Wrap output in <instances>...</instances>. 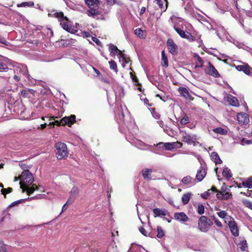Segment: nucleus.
<instances>
[{"label": "nucleus", "mask_w": 252, "mask_h": 252, "mask_svg": "<svg viewBox=\"0 0 252 252\" xmlns=\"http://www.w3.org/2000/svg\"><path fill=\"white\" fill-rule=\"evenodd\" d=\"M85 3L89 7V9L87 11L88 16L92 17L96 20H104L105 17L104 14L101 13L99 5V0H86Z\"/></svg>", "instance_id": "nucleus-1"}, {"label": "nucleus", "mask_w": 252, "mask_h": 252, "mask_svg": "<svg viewBox=\"0 0 252 252\" xmlns=\"http://www.w3.org/2000/svg\"><path fill=\"white\" fill-rule=\"evenodd\" d=\"M20 188L26 185H31L34 181L32 174L29 170H24L19 176Z\"/></svg>", "instance_id": "nucleus-2"}, {"label": "nucleus", "mask_w": 252, "mask_h": 252, "mask_svg": "<svg viewBox=\"0 0 252 252\" xmlns=\"http://www.w3.org/2000/svg\"><path fill=\"white\" fill-rule=\"evenodd\" d=\"M213 224V221L205 216H201L198 220V228L203 232H207Z\"/></svg>", "instance_id": "nucleus-3"}, {"label": "nucleus", "mask_w": 252, "mask_h": 252, "mask_svg": "<svg viewBox=\"0 0 252 252\" xmlns=\"http://www.w3.org/2000/svg\"><path fill=\"white\" fill-rule=\"evenodd\" d=\"M56 157L58 159H61L67 157L68 153L66 144L63 142H58L55 144Z\"/></svg>", "instance_id": "nucleus-4"}, {"label": "nucleus", "mask_w": 252, "mask_h": 252, "mask_svg": "<svg viewBox=\"0 0 252 252\" xmlns=\"http://www.w3.org/2000/svg\"><path fill=\"white\" fill-rule=\"evenodd\" d=\"M180 133L181 134L183 142L189 145H195L197 140L196 135L189 134L183 130L180 131Z\"/></svg>", "instance_id": "nucleus-5"}, {"label": "nucleus", "mask_w": 252, "mask_h": 252, "mask_svg": "<svg viewBox=\"0 0 252 252\" xmlns=\"http://www.w3.org/2000/svg\"><path fill=\"white\" fill-rule=\"evenodd\" d=\"M3 70L8 72V76H5L6 79L10 78V75L13 74V72H16L17 73L23 72L22 68L19 66H16L14 69L8 68L6 63H4L2 61H0V72Z\"/></svg>", "instance_id": "nucleus-6"}, {"label": "nucleus", "mask_w": 252, "mask_h": 252, "mask_svg": "<svg viewBox=\"0 0 252 252\" xmlns=\"http://www.w3.org/2000/svg\"><path fill=\"white\" fill-rule=\"evenodd\" d=\"M226 220L225 223H227L232 235L234 236H238L239 235V230L237 223L234 219L231 217H228Z\"/></svg>", "instance_id": "nucleus-7"}, {"label": "nucleus", "mask_w": 252, "mask_h": 252, "mask_svg": "<svg viewBox=\"0 0 252 252\" xmlns=\"http://www.w3.org/2000/svg\"><path fill=\"white\" fill-rule=\"evenodd\" d=\"M174 29L182 38L187 39L189 42H192L195 40L194 37L189 32H185L180 28L175 26L174 27Z\"/></svg>", "instance_id": "nucleus-8"}, {"label": "nucleus", "mask_w": 252, "mask_h": 252, "mask_svg": "<svg viewBox=\"0 0 252 252\" xmlns=\"http://www.w3.org/2000/svg\"><path fill=\"white\" fill-rule=\"evenodd\" d=\"M235 68L239 71H242L246 75L252 77V67L248 63H244L242 65H235Z\"/></svg>", "instance_id": "nucleus-9"}, {"label": "nucleus", "mask_w": 252, "mask_h": 252, "mask_svg": "<svg viewBox=\"0 0 252 252\" xmlns=\"http://www.w3.org/2000/svg\"><path fill=\"white\" fill-rule=\"evenodd\" d=\"M226 188L222 187L220 190H219L217 193V197L220 200H227L229 198H232V193L229 191H226Z\"/></svg>", "instance_id": "nucleus-10"}, {"label": "nucleus", "mask_w": 252, "mask_h": 252, "mask_svg": "<svg viewBox=\"0 0 252 252\" xmlns=\"http://www.w3.org/2000/svg\"><path fill=\"white\" fill-rule=\"evenodd\" d=\"M206 74L215 78L220 77V75L211 62L208 63V66L205 69Z\"/></svg>", "instance_id": "nucleus-11"}, {"label": "nucleus", "mask_w": 252, "mask_h": 252, "mask_svg": "<svg viewBox=\"0 0 252 252\" xmlns=\"http://www.w3.org/2000/svg\"><path fill=\"white\" fill-rule=\"evenodd\" d=\"M167 46L169 52L172 55L177 54L178 53V46L171 38H168L167 40Z\"/></svg>", "instance_id": "nucleus-12"}, {"label": "nucleus", "mask_w": 252, "mask_h": 252, "mask_svg": "<svg viewBox=\"0 0 252 252\" xmlns=\"http://www.w3.org/2000/svg\"><path fill=\"white\" fill-rule=\"evenodd\" d=\"M62 122L63 126L67 125L71 127L76 122V116L74 115H71L70 116H65L62 119Z\"/></svg>", "instance_id": "nucleus-13"}, {"label": "nucleus", "mask_w": 252, "mask_h": 252, "mask_svg": "<svg viewBox=\"0 0 252 252\" xmlns=\"http://www.w3.org/2000/svg\"><path fill=\"white\" fill-rule=\"evenodd\" d=\"M68 21V19L66 17L65 19L62 18L59 21L60 22V25H61L62 27L64 30L71 33H74L75 32H77V30L68 26L67 24Z\"/></svg>", "instance_id": "nucleus-14"}, {"label": "nucleus", "mask_w": 252, "mask_h": 252, "mask_svg": "<svg viewBox=\"0 0 252 252\" xmlns=\"http://www.w3.org/2000/svg\"><path fill=\"white\" fill-rule=\"evenodd\" d=\"M237 120L239 124L245 125L249 123V117L247 114L241 112L237 115Z\"/></svg>", "instance_id": "nucleus-15"}, {"label": "nucleus", "mask_w": 252, "mask_h": 252, "mask_svg": "<svg viewBox=\"0 0 252 252\" xmlns=\"http://www.w3.org/2000/svg\"><path fill=\"white\" fill-rule=\"evenodd\" d=\"M30 185H26L21 188L23 192H26L28 195H31L35 190H38V187L35 184H32V186L29 187Z\"/></svg>", "instance_id": "nucleus-16"}, {"label": "nucleus", "mask_w": 252, "mask_h": 252, "mask_svg": "<svg viewBox=\"0 0 252 252\" xmlns=\"http://www.w3.org/2000/svg\"><path fill=\"white\" fill-rule=\"evenodd\" d=\"M178 91L180 95L184 97L188 98L190 100H192L193 99V97L189 94L188 90L185 87H179Z\"/></svg>", "instance_id": "nucleus-17"}, {"label": "nucleus", "mask_w": 252, "mask_h": 252, "mask_svg": "<svg viewBox=\"0 0 252 252\" xmlns=\"http://www.w3.org/2000/svg\"><path fill=\"white\" fill-rule=\"evenodd\" d=\"M20 95L24 98H30V94L34 95L36 91L31 89H25L20 92Z\"/></svg>", "instance_id": "nucleus-18"}, {"label": "nucleus", "mask_w": 252, "mask_h": 252, "mask_svg": "<svg viewBox=\"0 0 252 252\" xmlns=\"http://www.w3.org/2000/svg\"><path fill=\"white\" fill-rule=\"evenodd\" d=\"M174 216L176 220L183 222H186L189 220L188 217L184 212L175 213Z\"/></svg>", "instance_id": "nucleus-19"}, {"label": "nucleus", "mask_w": 252, "mask_h": 252, "mask_svg": "<svg viewBox=\"0 0 252 252\" xmlns=\"http://www.w3.org/2000/svg\"><path fill=\"white\" fill-rule=\"evenodd\" d=\"M141 173L143 178L147 181L152 180L151 175L152 173V170L149 168H144L141 170Z\"/></svg>", "instance_id": "nucleus-20"}, {"label": "nucleus", "mask_w": 252, "mask_h": 252, "mask_svg": "<svg viewBox=\"0 0 252 252\" xmlns=\"http://www.w3.org/2000/svg\"><path fill=\"white\" fill-rule=\"evenodd\" d=\"M48 15L50 17H55L58 19L59 21H60L62 18H63L64 19H66V16H64L63 13L61 11L58 12L55 11V10H53L48 14Z\"/></svg>", "instance_id": "nucleus-21"}, {"label": "nucleus", "mask_w": 252, "mask_h": 252, "mask_svg": "<svg viewBox=\"0 0 252 252\" xmlns=\"http://www.w3.org/2000/svg\"><path fill=\"white\" fill-rule=\"evenodd\" d=\"M227 101L230 105L233 106L238 107L239 106V103L237 98L231 95H229L227 97Z\"/></svg>", "instance_id": "nucleus-22"}, {"label": "nucleus", "mask_w": 252, "mask_h": 252, "mask_svg": "<svg viewBox=\"0 0 252 252\" xmlns=\"http://www.w3.org/2000/svg\"><path fill=\"white\" fill-rule=\"evenodd\" d=\"M206 175V172L205 169L202 167H200L199 169L197 171L196 175V179L199 181H201L204 179Z\"/></svg>", "instance_id": "nucleus-23"}, {"label": "nucleus", "mask_w": 252, "mask_h": 252, "mask_svg": "<svg viewBox=\"0 0 252 252\" xmlns=\"http://www.w3.org/2000/svg\"><path fill=\"white\" fill-rule=\"evenodd\" d=\"M154 214V217L165 216L167 214V210L165 209H160L159 208H155L153 210Z\"/></svg>", "instance_id": "nucleus-24"}, {"label": "nucleus", "mask_w": 252, "mask_h": 252, "mask_svg": "<svg viewBox=\"0 0 252 252\" xmlns=\"http://www.w3.org/2000/svg\"><path fill=\"white\" fill-rule=\"evenodd\" d=\"M211 158L216 164H220L222 163V160L220 159L219 155L216 152H212L211 153Z\"/></svg>", "instance_id": "nucleus-25"}, {"label": "nucleus", "mask_w": 252, "mask_h": 252, "mask_svg": "<svg viewBox=\"0 0 252 252\" xmlns=\"http://www.w3.org/2000/svg\"><path fill=\"white\" fill-rule=\"evenodd\" d=\"M193 57V58L196 59L197 60L196 64L195 66V68L202 67L204 63V62L202 59L197 53L194 54Z\"/></svg>", "instance_id": "nucleus-26"}, {"label": "nucleus", "mask_w": 252, "mask_h": 252, "mask_svg": "<svg viewBox=\"0 0 252 252\" xmlns=\"http://www.w3.org/2000/svg\"><path fill=\"white\" fill-rule=\"evenodd\" d=\"M22 71L23 72H18L17 73L16 72H13V73H15V74L13 76V78L15 80V81L16 82H19L21 80V75H19L20 74H22L23 75H25V76H26V74H27V69H24L23 70L22 68Z\"/></svg>", "instance_id": "nucleus-27"}, {"label": "nucleus", "mask_w": 252, "mask_h": 252, "mask_svg": "<svg viewBox=\"0 0 252 252\" xmlns=\"http://www.w3.org/2000/svg\"><path fill=\"white\" fill-rule=\"evenodd\" d=\"M161 64L165 67H167L168 66L167 57L164 50L161 52Z\"/></svg>", "instance_id": "nucleus-28"}, {"label": "nucleus", "mask_w": 252, "mask_h": 252, "mask_svg": "<svg viewBox=\"0 0 252 252\" xmlns=\"http://www.w3.org/2000/svg\"><path fill=\"white\" fill-rule=\"evenodd\" d=\"M57 118L56 117L53 116L50 118V120H54V122H51L49 124V126H54L56 125L58 126H63V122H62V119H61L60 121L58 120H55V118Z\"/></svg>", "instance_id": "nucleus-29"}, {"label": "nucleus", "mask_w": 252, "mask_h": 252, "mask_svg": "<svg viewBox=\"0 0 252 252\" xmlns=\"http://www.w3.org/2000/svg\"><path fill=\"white\" fill-rule=\"evenodd\" d=\"M242 185L245 188H252V177H249L246 181H243Z\"/></svg>", "instance_id": "nucleus-30"}, {"label": "nucleus", "mask_w": 252, "mask_h": 252, "mask_svg": "<svg viewBox=\"0 0 252 252\" xmlns=\"http://www.w3.org/2000/svg\"><path fill=\"white\" fill-rule=\"evenodd\" d=\"M109 51L115 56L118 54L119 49H118L116 45L110 44L109 46Z\"/></svg>", "instance_id": "nucleus-31"}, {"label": "nucleus", "mask_w": 252, "mask_h": 252, "mask_svg": "<svg viewBox=\"0 0 252 252\" xmlns=\"http://www.w3.org/2000/svg\"><path fill=\"white\" fill-rule=\"evenodd\" d=\"M135 34L141 38H144L146 37V34H145L144 31L142 30L140 28H137L134 31Z\"/></svg>", "instance_id": "nucleus-32"}, {"label": "nucleus", "mask_w": 252, "mask_h": 252, "mask_svg": "<svg viewBox=\"0 0 252 252\" xmlns=\"http://www.w3.org/2000/svg\"><path fill=\"white\" fill-rule=\"evenodd\" d=\"M130 75L132 81L136 83L135 85L136 86L142 87L141 84L139 82L138 79L135 75V72L133 71L130 72Z\"/></svg>", "instance_id": "nucleus-33"}, {"label": "nucleus", "mask_w": 252, "mask_h": 252, "mask_svg": "<svg viewBox=\"0 0 252 252\" xmlns=\"http://www.w3.org/2000/svg\"><path fill=\"white\" fill-rule=\"evenodd\" d=\"M62 45L64 47H67L69 45L73 44L75 42V40L72 38L65 40H62Z\"/></svg>", "instance_id": "nucleus-34"}, {"label": "nucleus", "mask_w": 252, "mask_h": 252, "mask_svg": "<svg viewBox=\"0 0 252 252\" xmlns=\"http://www.w3.org/2000/svg\"><path fill=\"white\" fill-rule=\"evenodd\" d=\"M190 196L191 194L189 193H187L183 195L182 197V201L184 205L188 203L189 201Z\"/></svg>", "instance_id": "nucleus-35"}, {"label": "nucleus", "mask_w": 252, "mask_h": 252, "mask_svg": "<svg viewBox=\"0 0 252 252\" xmlns=\"http://www.w3.org/2000/svg\"><path fill=\"white\" fill-rule=\"evenodd\" d=\"M109 64L110 65V68L114 70L115 73H117L118 69L116 62L113 60H111L109 62Z\"/></svg>", "instance_id": "nucleus-36"}, {"label": "nucleus", "mask_w": 252, "mask_h": 252, "mask_svg": "<svg viewBox=\"0 0 252 252\" xmlns=\"http://www.w3.org/2000/svg\"><path fill=\"white\" fill-rule=\"evenodd\" d=\"M217 215L220 218L223 219L225 222L227 217H230V216L227 215V213L225 211H221L217 212Z\"/></svg>", "instance_id": "nucleus-37"}, {"label": "nucleus", "mask_w": 252, "mask_h": 252, "mask_svg": "<svg viewBox=\"0 0 252 252\" xmlns=\"http://www.w3.org/2000/svg\"><path fill=\"white\" fill-rule=\"evenodd\" d=\"M222 175L223 177L227 179L230 178L232 176L230 173V170L227 167L223 168L222 171Z\"/></svg>", "instance_id": "nucleus-38"}, {"label": "nucleus", "mask_w": 252, "mask_h": 252, "mask_svg": "<svg viewBox=\"0 0 252 252\" xmlns=\"http://www.w3.org/2000/svg\"><path fill=\"white\" fill-rule=\"evenodd\" d=\"M239 248L241 251L245 252L246 251L248 246H247V243L246 240H243L242 242H241L239 244Z\"/></svg>", "instance_id": "nucleus-39"}, {"label": "nucleus", "mask_w": 252, "mask_h": 252, "mask_svg": "<svg viewBox=\"0 0 252 252\" xmlns=\"http://www.w3.org/2000/svg\"><path fill=\"white\" fill-rule=\"evenodd\" d=\"M158 233L157 236L158 238H161L164 236V232L160 226H158L157 227Z\"/></svg>", "instance_id": "nucleus-40"}, {"label": "nucleus", "mask_w": 252, "mask_h": 252, "mask_svg": "<svg viewBox=\"0 0 252 252\" xmlns=\"http://www.w3.org/2000/svg\"><path fill=\"white\" fill-rule=\"evenodd\" d=\"M213 131L217 133H219L220 134H226L227 133V130L221 128V127H217L215 129H214Z\"/></svg>", "instance_id": "nucleus-41"}, {"label": "nucleus", "mask_w": 252, "mask_h": 252, "mask_svg": "<svg viewBox=\"0 0 252 252\" xmlns=\"http://www.w3.org/2000/svg\"><path fill=\"white\" fill-rule=\"evenodd\" d=\"M13 190L12 188L9 187L7 189H2L1 190V194L4 195V198L6 197V195L8 193L11 192Z\"/></svg>", "instance_id": "nucleus-42"}, {"label": "nucleus", "mask_w": 252, "mask_h": 252, "mask_svg": "<svg viewBox=\"0 0 252 252\" xmlns=\"http://www.w3.org/2000/svg\"><path fill=\"white\" fill-rule=\"evenodd\" d=\"M197 212L199 215H202L204 213V206L202 204H199L197 206Z\"/></svg>", "instance_id": "nucleus-43"}, {"label": "nucleus", "mask_w": 252, "mask_h": 252, "mask_svg": "<svg viewBox=\"0 0 252 252\" xmlns=\"http://www.w3.org/2000/svg\"><path fill=\"white\" fill-rule=\"evenodd\" d=\"M189 122V118L185 115L180 120V123L182 125H184Z\"/></svg>", "instance_id": "nucleus-44"}, {"label": "nucleus", "mask_w": 252, "mask_h": 252, "mask_svg": "<svg viewBox=\"0 0 252 252\" xmlns=\"http://www.w3.org/2000/svg\"><path fill=\"white\" fill-rule=\"evenodd\" d=\"M191 181V177L189 176H187L184 177L182 179V182L185 185H188L190 183Z\"/></svg>", "instance_id": "nucleus-45"}, {"label": "nucleus", "mask_w": 252, "mask_h": 252, "mask_svg": "<svg viewBox=\"0 0 252 252\" xmlns=\"http://www.w3.org/2000/svg\"><path fill=\"white\" fill-rule=\"evenodd\" d=\"M164 148L165 150H171L174 148V144L171 143H164Z\"/></svg>", "instance_id": "nucleus-46"}, {"label": "nucleus", "mask_w": 252, "mask_h": 252, "mask_svg": "<svg viewBox=\"0 0 252 252\" xmlns=\"http://www.w3.org/2000/svg\"><path fill=\"white\" fill-rule=\"evenodd\" d=\"M0 252H8L6 245L2 241H0Z\"/></svg>", "instance_id": "nucleus-47"}, {"label": "nucleus", "mask_w": 252, "mask_h": 252, "mask_svg": "<svg viewBox=\"0 0 252 252\" xmlns=\"http://www.w3.org/2000/svg\"><path fill=\"white\" fill-rule=\"evenodd\" d=\"M243 203L246 207L251 209L252 210V202L245 200L243 201Z\"/></svg>", "instance_id": "nucleus-48"}, {"label": "nucleus", "mask_w": 252, "mask_h": 252, "mask_svg": "<svg viewBox=\"0 0 252 252\" xmlns=\"http://www.w3.org/2000/svg\"><path fill=\"white\" fill-rule=\"evenodd\" d=\"M122 66L123 67H125L126 64L128 63V62L130 61V58H126V57L125 58H123L122 59Z\"/></svg>", "instance_id": "nucleus-49"}, {"label": "nucleus", "mask_w": 252, "mask_h": 252, "mask_svg": "<svg viewBox=\"0 0 252 252\" xmlns=\"http://www.w3.org/2000/svg\"><path fill=\"white\" fill-rule=\"evenodd\" d=\"M79 191L78 189L75 187H74L70 191V194H74L76 195L78 194Z\"/></svg>", "instance_id": "nucleus-50"}, {"label": "nucleus", "mask_w": 252, "mask_h": 252, "mask_svg": "<svg viewBox=\"0 0 252 252\" xmlns=\"http://www.w3.org/2000/svg\"><path fill=\"white\" fill-rule=\"evenodd\" d=\"M139 231L144 236H147V232L143 227H141L139 228Z\"/></svg>", "instance_id": "nucleus-51"}, {"label": "nucleus", "mask_w": 252, "mask_h": 252, "mask_svg": "<svg viewBox=\"0 0 252 252\" xmlns=\"http://www.w3.org/2000/svg\"><path fill=\"white\" fill-rule=\"evenodd\" d=\"M157 1V4L161 8H163V2L162 0H155Z\"/></svg>", "instance_id": "nucleus-52"}, {"label": "nucleus", "mask_w": 252, "mask_h": 252, "mask_svg": "<svg viewBox=\"0 0 252 252\" xmlns=\"http://www.w3.org/2000/svg\"><path fill=\"white\" fill-rule=\"evenodd\" d=\"M241 194H244L247 196H251L252 195V190L248 189L247 193L244 192H241Z\"/></svg>", "instance_id": "nucleus-53"}, {"label": "nucleus", "mask_w": 252, "mask_h": 252, "mask_svg": "<svg viewBox=\"0 0 252 252\" xmlns=\"http://www.w3.org/2000/svg\"><path fill=\"white\" fill-rule=\"evenodd\" d=\"M92 40L94 41L97 45H100L101 42L100 40L95 37H92Z\"/></svg>", "instance_id": "nucleus-54"}, {"label": "nucleus", "mask_w": 252, "mask_h": 252, "mask_svg": "<svg viewBox=\"0 0 252 252\" xmlns=\"http://www.w3.org/2000/svg\"><path fill=\"white\" fill-rule=\"evenodd\" d=\"M29 4L28 2H24L20 4H18L17 6L18 7H25L27 6H29Z\"/></svg>", "instance_id": "nucleus-55"}, {"label": "nucleus", "mask_w": 252, "mask_h": 252, "mask_svg": "<svg viewBox=\"0 0 252 252\" xmlns=\"http://www.w3.org/2000/svg\"><path fill=\"white\" fill-rule=\"evenodd\" d=\"M214 222L217 226H218L219 227H222V224L221 222L218 219H217V220H215V221Z\"/></svg>", "instance_id": "nucleus-56"}, {"label": "nucleus", "mask_w": 252, "mask_h": 252, "mask_svg": "<svg viewBox=\"0 0 252 252\" xmlns=\"http://www.w3.org/2000/svg\"><path fill=\"white\" fill-rule=\"evenodd\" d=\"M118 55L120 56L119 58H122V59H123V58H124L126 57L125 54L124 53H123L122 51L120 50H119Z\"/></svg>", "instance_id": "nucleus-57"}, {"label": "nucleus", "mask_w": 252, "mask_h": 252, "mask_svg": "<svg viewBox=\"0 0 252 252\" xmlns=\"http://www.w3.org/2000/svg\"><path fill=\"white\" fill-rule=\"evenodd\" d=\"M164 143L162 142L159 143L156 145V146L158 148L164 149Z\"/></svg>", "instance_id": "nucleus-58"}, {"label": "nucleus", "mask_w": 252, "mask_h": 252, "mask_svg": "<svg viewBox=\"0 0 252 252\" xmlns=\"http://www.w3.org/2000/svg\"><path fill=\"white\" fill-rule=\"evenodd\" d=\"M106 2L111 5H114L116 3V0H106Z\"/></svg>", "instance_id": "nucleus-59"}, {"label": "nucleus", "mask_w": 252, "mask_h": 252, "mask_svg": "<svg viewBox=\"0 0 252 252\" xmlns=\"http://www.w3.org/2000/svg\"><path fill=\"white\" fill-rule=\"evenodd\" d=\"M22 201H21L20 200H19V201H15V202H12L10 205L9 206V207H13L16 205H18L19 203H20V202H21Z\"/></svg>", "instance_id": "nucleus-60"}, {"label": "nucleus", "mask_w": 252, "mask_h": 252, "mask_svg": "<svg viewBox=\"0 0 252 252\" xmlns=\"http://www.w3.org/2000/svg\"><path fill=\"white\" fill-rule=\"evenodd\" d=\"M83 34L84 36L86 37H90L91 36V34L89 32H84L83 33Z\"/></svg>", "instance_id": "nucleus-61"}, {"label": "nucleus", "mask_w": 252, "mask_h": 252, "mask_svg": "<svg viewBox=\"0 0 252 252\" xmlns=\"http://www.w3.org/2000/svg\"><path fill=\"white\" fill-rule=\"evenodd\" d=\"M210 190L213 191V192H217L218 193V192H219V190L216 188L215 186H212Z\"/></svg>", "instance_id": "nucleus-62"}, {"label": "nucleus", "mask_w": 252, "mask_h": 252, "mask_svg": "<svg viewBox=\"0 0 252 252\" xmlns=\"http://www.w3.org/2000/svg\"><path fill=\"white\" fill-rule=\"evenodd\" d=\"M145 10H146L145 7H142L140 9V15H142V14H143L145 12Z\"/></svg>", "instance_id": "nucleus-63"}, {"label": "nucleus", "mask_w": 252, "mask_h": 252, "mask_svg": "<svg viewBox=\"0 0 252 252\" xmlns=\"http://www.w3.org/2000/svg\"><path fill=\"white\" fill-rule=\"evenodd\" d=\"M6 42L5 39L0 36V43L6 44Z\"/></svg>", "instance_id": "nucleus-64"}]
</instances>
